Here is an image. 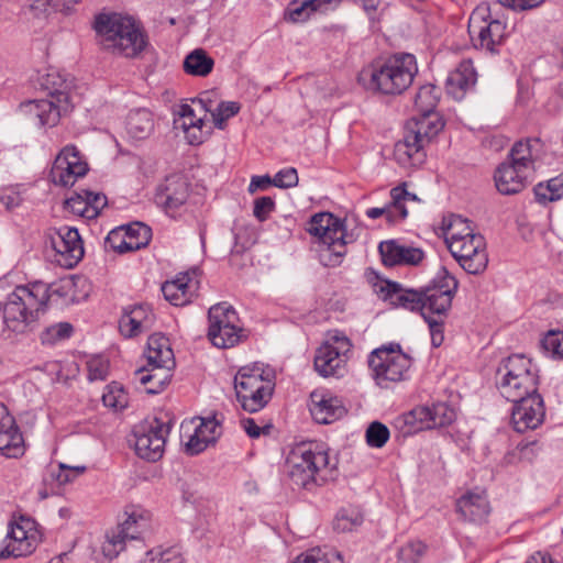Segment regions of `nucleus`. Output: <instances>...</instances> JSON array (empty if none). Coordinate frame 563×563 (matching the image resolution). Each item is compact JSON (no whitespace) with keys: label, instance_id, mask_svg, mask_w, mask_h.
<instances>
[{"label":"nucleus","instance_id":"f257e3e1","mask_svg":"<svg viewBox=\"0 0 563 563\" xmlns=\"http://www.w3.org/2000/svg\"><path fill=\"white\" fill-rule=\"evenodd\" d=\"M49 300L48 286L35 282L26 286H18L1 305L3 332L23 335L38 328L40 314Z\"/></svg>","mask_w":563,"mask_h":563},{"label":"nucleus","instance_id":"f03ea898","mask_svg":"<svg viewBox=\"0 0 563 563\" xmlns=\"http://www.w3.org/2000/svg\"><path fill=\"white\" fill-rule=\"evenodd\" d=\"M457 280L442 268L433 283L421 290L405 289L396 282H387L382 288L391 303L410 311L442 312L450 309L457 289Z\"/></svg>","mask_w":563,"mask_h":563},{"label":"nucleus","instance_id":"7ed1b4c3","mask_svg":"<svg viewBox=\"0 0 563 563\" xmlns=\"http://www.w3.org/2000/svg\"><path fill=\"white\" fill-rule=\"evenodd\" d=\"M93 29L98 44L112 54L134 58L147 45L141 25L130 15L101 12L95 16Z\"/></svg>","mask_w":563,"mask_h":563},{"label":"nucleus","instance_id":"20e7f679","mask_svg":"<svg viewBox=\"0 0 563 563\" xmlns=\"http://www.w3.org/2000/svg\"><path fill=\"white\" fill-rule=\"evenodd\" d=\"M417 73L416 57L400 53L364 68L358 75V81L368 90L394 96L407 90Z\"/></svg>","mask_w":563,"mask_h":563},{"label":"nucleus","instance_id":"39448f33","mask_svg":"<svg viewBox=\"0 0 563 563\" xmlns=\"http://www.w3.org/2000/svg\"><path fill=\"white\" fill-rule=\"evenodd\" d=\"M288 476L292 485L308 490L332 481L336 476V462H332L319 445L301 444L287 459Z\"/></svg>","mask_w":563,"mask_h":563},{"label":"nucleus","instance_id":"423d86ee","mask_svg":"<svg viewBox=\"0 0 563 563\" xmlns=\"http://www.w3.org/2000/svg\"><path fill=\"white\" fill-rule=\"evenodd\" d=\"M496 386L500 395L511 402L540 395L537 366L525 355L514 354L499 365Z\"/></svg>","mask_w":563,"mask_h":563},{"label":"nucleus","instance_id":"0eeeda50","mask_svg":"<svg viewBox=\"0 0 563 563\" xmlns=\"http://www.w3.org/2000/svg\"><path fill=\"white\" fill-rule=\"evenodd\" d=\"M147 365L134 372L135 379L145 387L147 394H159L172 379L175 365L173 350L168 339L153 334L147 340Z\"/></svg>","mask_w":563,"mask_h":563},{"label":"nucleus","instance_id":"6e6552de","mask_svg":"<svg viewBox=\"0 0 563 563\" xmlns=\"http://www.w3.org/2000/svg\"><path fill=\"white\" fill-rule=\"evenodd\" d=\"M307 231L322 244L321 263L330 267L340 265L346 254V244L352 241L343 222L330 212H320L310 219Z\"/></svg>","mask_w":563,"mask_h":563},{"label":"nucleus","instance_id":"1a4fd4ad","mask_svg":"<svg viewBox=\"0 0 563 563\" xmlns=\"http://www.w3.org/2000/svg\"><path fill=\"white\" fill-rule=\"evenodd\" d=\"M411 357L404 353L399 343L384 344L368 355V366L378 386L401 382L411 367Z\"/></svg>","mask_w":563,"mask_h":563},{"label":"nucleus","instance_id":"9d476101","mask_svg":"<svg viewBox=\"0 0 563 563\" xmlns=\"http://www.w3.org/2000/svg\"><path fill=\"white\" fill-rule=\"evenodd\" d=\"M208 333L210 342L219 349H229L238 344L243 334L239 325V317L233 307L227 302H219L209 308Z\"/></svg>","mask_w":563,"mask_h":563},{"label":"nucleus","instance_id":"9b49d317","mask_svg":"<svg viewBox=\"0 0 563 563\" xmlns=\"http://www.w3.org/2000/svg\"><path fill=\"white\" fill-rule=\"evenodd\" d=\"M467 31L475 48L496 53L506 38V24L490 16L489 7L477 5L472 12Z\"/></svg>","mask_w":563,"mask_h":563},{"label":"nucleus","instance_id":"f8f14e48","mask_svg":"<svg viewBox=\"0 0 563 563\" xmlns=\"http://www.w3.org/2000/svg\"><path fill=\"white\" fill-rule=\"evenodd\" d=\"M351 342L344 335H333L320 347L314 355V369L322 377H343L346 373Z\"/></svg>","mask_w":563,"mask_h":563},{"label":"nucleus","instance_id":"ddd939ff","mask_svg":"<svg viewBox=\"0 0 563 563\" xmlns=\"http://www.w3.org/2000/svg\"><path fill=\"white\" fill-rule=\"evenodd\" d=\"M169 430V424L157 418L136 426L133 432L135 453L143 460L158 461L164 454Z\"/></svg>","mask_w":563,"mask_h":563},{"label":"nucleus","instance_id":"4468645a","mask_svg":"<svg viewBox=\"0 0 563 563\" xmlns=\"http://www.w3.org/2000/svg\"><path fill=\"white\" fill-rule=\"evenodd\" d=\"M68 85L63 82L60 87H54L51 91V99L33 100L24 103L22 107L26 112L38 119L42 126H54L58 123L60 117L70 109L69 95L66 91Z\"/></svg>","mask_w":563,"mask_h":563},{"label":"nucleus","instance_id":"2eb2a0df","mask_svg":"<svg viewBox=\"0 0 563 563\" xmlns=\"http://www.w3.org/2000/svg\"><path fill=\"white\" fill-rule=\"evenodd\" d=\"M126 516L124 522L106 536L102 553L109 559L117 558L124 550L126 540L139 539L140 534L148 527V518L144 511L132 510L126 512Z\"/></svg>","mask_w":563,"mask_h":563},{"label":"nucleus","instance_id":"dca6fc26","mask_svg":"<svg viewBox=\"0 0 563 563\" xmlns=\"http://www.w3.org/2000/svg\"><path fill=\"white\" fill-rule=\"evenodd\" d=\"M449 250L461 267L468 274H481L488 264L485 240L481 234L465 240L452 241Z\"/></svg>","mask_w":563,"mask_h":563},{"label":"nucleus","instance_id":"f3484780","mask_svg":"<svg viewBox=\"0 0 563 563\" xmlns=\"http://www.w3.org/2000/svg\"><path fill=\"white\" fill-rule=\"evenodd\" d=\"M88 172V164L75 145H66L56 156L49 176L52 181L64 187L73 186Z\"/></svg>","mask_w":563,"mask_h":563},{"label":"nucleus","instance_id":"a211bd4d","mask_svg":"<svg viewBox=\"0 0 563 563\" xmlns=\"http://www.w3.org/2000/svg\"><path fill=\"white\" fill-rule=\"evenodd\" d=\"M55 261L63 267L73 268L82 258L85 251L76 228L63 225L51 238Z\"/></svg>","mask_w":563,"mask_h":563},{"label":"nucleus","instance_id":"6ab92c4d","mask_svg":"<svg viewBox=\"0 0 563 563\" xmlns=\"http://www.w3.org/2000/svg\"><path fill=\"white\" fill-rule=\"evenodd\" d=\"M190 192V183L180 174H173L165 178L164 183L157 188L155 201L162 206L165 211L174 216V213L183 207Z\"/></svg>","mask_w":563,"mask_h":563},{"label":"nucleus","instance_id":"aec40b11","mask_svg":"<svg viewBox=\"0 0 563 563\" xmlns=\"http://www.w3.org/2000/svg\"><path fill=\"white\" fill-rule=\"evenodd\" d=\"M544 415L543 399L541 395H534L514 402L511 423L517 432L523 433L537 429L543 422Z\"/></svg>","mask_w":563,"mask_h":563},{"label":"nucleus","instance_id":"412c9836","mask_svg":"<svg viewBox=\"0 0 563 563\" xmlns=\"http://www.w3.org/2000/svg\"><path fill=\"white\" fill-rule=\"evenodd\" d=\"M382 262L387 267L418 266L426 257L424 251L399 240L382 241L378 245Z\"/></svg>","mask_w":563,"mask_h":563},{"label":"nucleus","instance_id":"4be33fe9","mask_svg":"<svg viewBox=\"0 0 563 563\" xmlns=\"http://www.w3.org/2000/svg\"><path fill=\"white\" fill-rule=\"evenodd\" d=\"M25 452L24 439L14 417L0 402V453L9 459L21 457Z\"/></svg>","mask_w":563,"mask_h":563},{"label":"nucleus","instance_id":"5701e85b","mask_svg":"<svg viewBox=\"0 0 563 563\" xmlns=\"http://www.w3.org/2000/svg\"><path fill=\"white\" fill-rule=\"evenodd\" d=\"M426 143L405 128L404 136L394 146V159L406 169L421 166L427 158Z\"/></svg>","mask_w":563,"mask_h":563},{"label":"nucleus","instance_id":"b1692460","mask_svg":"<svg viewBox=\"0 0 563 563\" xmlns=\"http://www.w3.org/2000/svg\"><path fill=\"white\" fill-rule=\"evenodd\" d=\"M275 384L269 372L254 364L243 366L234 376L236 393L255 390L266 395H273Z\"/></svg>","mask_w":563,"mask_h":563},{"label":"nucleus","instance_id":"393cba45","mask_svg":"<svg viewBox=\"0 0 563 563\" xmlns=\"http://www.w3.org/2000/svg\"><path fill=\"white\" fill-rule=\"evenodd\" d=\"M154 322L155 314L151 306L140 303L124 309V313L119 321V329L124 336L132 338L151 330Z\"/></svg>","mask_w":563,"mask_h":563},{"label":"nucleus","instance_id":"a878e982","mask_svg":"<svg viewBox=\"0 0 563 563\" xmlns=\"http://www.w3.org/2000/svg\"><path fill=\"white\" fill-rule=\"evenodd\" d=\"M543 152L544 144L540 139H526L514 144L508 161L529 173L536 169V163L541 161Z\"/></svg>","mask_w":563,"mask_h":563},{"label":"nucleus","instance_id":"bb28decb","mask_svg":"<svg viewBox=\"0 0 563 563\" xmlns=\"http://www.w3.org/2000/svg\"><path fill=\"white\" fill-rule=\"evenodd\" d=\"M310 412L318 423L328 424L343 417L346 412L340 398L330 394H311Z\"/></svg>","mask_w":563,"mask_h":563},{"label":"nucleus","instance_id":"cd10ccee","mask_svg":"<svg viewBox=\"0 0 563 563\" xmlns=\"http://www.w3.org/2000/svg\"><path fill=\"white\" fill-rule=\"evenodd\" d=\"M527 170L509 161L501 163L494 175L496 188L503 195L520 192L527 185Z\"/></svg>","mask_w":563,"mask_h":563},{"label":"nucleus","instance_id":"c85d7f7f","mask_svg":"<svg viewBox=\"0 0 563 563\" xmlns=\"http://www.w3.org/2000/svg\"><path fill=\"white\" fill-rule=\"evenodd\" d=\"M35 538L20 523H12L5 538V545L0 551V560L5 558H20L34 551Z\"/></svg>","mask_w":563,"mask_h":563},{"label":"nucleus","instance_id":"c756f323","mask_svg":"<svg viewBox=\"0 0 563 563\" xmlns=\"http://www.w3.org/2000/svg\"><path fill=\"white\" fill-rule=\"evenodd\" d=\"M197 290L190 274L180 273L173 280H167L162 285V292L167 301L174 306H185L189 303Z\"/></svg>","mask_w":563,"mask_h":563},{"label":"nucleus","instance_id":"7c9ffc66","mask_svg":"<svg viewBox=\"0 0 563 563\" xmlns=\"http://www.w3.org/2000/svg\"><path fill=\"white\" fill-rule=\"evenodd\" d=\"M476 71L471 59L462 60L446 78V90L454 99L460 100L476 84Z\"/></svg>","mask_w":563,"mask_h":563},{"label":"nucleus","instance_id":"2f4dec72","mask_svg":"<svg viewBox=\"0 0 563 563\" xmlns=\"http://www.w3.org/2000/svg\"><path fill=\"white\" fill-rule=\"evenodd\" d=\"M461 516L472 522H483L489 514V504L484 493H467L456 503Z\"/></svg>","mask_w":563,"mask_h":563},{"label":"nucleus","instance_id":"473e14b6","mask_svg":"<svg viewBox=\"0 0 563 563\" xmlns=\"http://www.w3.org/2000/svg\"><path fill=\"white\" fill-rule=\"evenodd\" d=\"M444 122L434 112L431 114H418L411 118L405 125L408 131L417 135L423 143L430 141L443 129Z\"/></svg>","mask_w":563,"mask_h":563},{"label":"nucleus","instance_id":"72a5a7b5","mask_svg":"<svg viewBox=\"0 0 563 563\" xmlns=\"http://www.w3.org/2000/svg\"><path fill=\"white\" fill-rule=\"evenodd\" d=\"M154 130V120L146 109L132 110L126 119V131L135 140L148 137Z\"/></svg>","mask_w":563,"mask_h":563},{"label":"nucleus","instance_id":"f704fd0d","mask_svg":"<svg viewBox=\"0 0 563 563\" xmlns=\"http://www.w3.org/2000/svg\"><path fill=\"white\" fill-rule=\"evenodd\" d=\"M214 67V59L203 49L196 48L185 57L183 69L194 77H207Z\"/></svg>","mask_w":563,"mask_h":563},{"label":"nucleus","instance_id":"c9c22d12","mask_svg":"<svg viewBox=\"0 0 563 563\" xmlns=\"http://www.w3.org/2000/svg\"><path fill=\"white\" fill-rule=\"evenodd\" d=\"M444 230V239L448 244H452V241L465 240L470 236L476 235L466 219L461 216L451 214L449 218H444L442 222Z\"/></svg>","mask_w":563,"mask_h":563},{"label":"nucleus","instance_id":"e433bc0d","mask_svg":"<svg viewBox=\"0 0 563 563\" xmlns=\"http://www.w3.org/2000/svg\"><path fill=\"white\" fill-rule=\"evenodd\" d=\"M536 200L545 206L563 198V173L533 188Z\"/></svg>","mask_w":563,"mask_h":563},{"label":"nucleus","instance_id":"4c0bfd02","mask_svg":"<svg viewBox=\"0 0 563 563\" xmlns=\"http://www.w3.org/2000/svg\"><path fill=\"white\" fill-rule=\"evenodd\" d=\"M441 90L434 85L421 86L415 96V108L418 114H431L440 100Z\"/></svg>","mask_w":563,"mask_h":563},{"label":"nucleus","instance_id":"58836bf2","mask_svg":"<svg viewBox=\"0 0 563 563\" xmlns=\"http://www.w3.org/2000/svg\"><path fill=\"white\" fill-rule=\"evenodd\" d=\"M364 521L362 512L356 508H342L338 511L333 521V529L338 532H350L360 527Z\"/></svg>","mask_w":563,"mask_h":563},{"label":"nucleus","instance_id":"ea45409f","mask_svg":"<svg viewBox=\"0 0 563 563\" xmlns=\"http://www.w3.org/2000/svg\"><path fill=\"white\" fill-rule=\"evenodd\" d=\"M65 208L75 216L89 220L96 218V208L90 206L89 198L86 197L85 190L75 192L71 197L66 199Z\"/></svg>","mask_w":563,"mask_h":563},{"label":"nucleus","instance_id":"a19ab883","mask_svg":"<svg viewBox=\"0 0 563 563\" xmlns=\"http://www.w3.org/2000/svg\"><path fill=\"white\" fill-rule=\"evenodd\" d=\"M128 241H130V249L133 251L140 250L146 246L152 239V230L148 225L134 222L124 228Z\"/></svg>","mask_w":563,"mask_h":563},{"label":"nucleus","instance_id":"79ce46f5","mask_svg":"<svg viewBox=\"0 0 563 563\" xmlns=\"http://www.w3.org/2000/svg\"><path fill=\"white\" fill-rule=\"evenodd\" d=\"M449 309L442 312H428L423 319L428 323L431 344L434 347H439L444 341V320L448 316Z\"/></svg>","mask_w":563,"mask_h":563},{"label":"nucleus","instance_id":"37998d69","mask_svg":"<svg viewBox=\"0 0 563 563\" xmlns=\"http://www.w3.org/2000/svg\"><path fill=\"white\" fill-rule=\"evenodd\" d=\"M272 396L255 390L236 393L241 407L251 413L262 410L268 404Z\"/></svg>","mask_w":563,"mask_h":563},{"label":"nucleus","instance_id":"c03bdc74","mask_svg":"<svg viewBox=\"0 0 563 563\" xmlns=\"http://www.w3.org/2000/svg\"><path fill=\"white\" fill-rule=\"evenodd\" d=\"M103 405L112 409H124L128 406V396L119 383H111L102 395Z\"/></svg>","mask_w":563,"mask_h":563},{"label":"nucleus","instance_id":"a18cd8bd","mask_svg":"<svg viewBox=\"0 0 563 563\" xmlns=\"http://www.w3.org/2000/svg\"><path fill=\"white\" fill-rule=\"evenodd\" d=\"M142 563H184V559L176 548H156L146 553Z\"/></svg>","mask_w":563,"mask_h":563},{"label":"nucleus","instance_id":"49530a36","mask_svg":"<svg viewBox=\"0 0 563 563\" xmlns=\"http://www.w3.org/2000/svg\"><path fill=\"white\" fill-rule=\"evenodd\" d=\"M73 333V325L68 322H59L47 327L41 333L43 344L53 345L62 340L68 339Z\"/></svg>","mask_w":563,"mask_h":563},{"label":"nucleus","instance_id":"de8ad7c7","mask_svg":"<svg viewBox=\"0 0 563 563\" xmlns=\"http://www.w3.org/2000/svg\"><path fill=\"white\" fill-rule=\"evenodd\" d=\"M312 13L314 10H312L311 1L292 0L285 11V19L295 23L305 22Z\"/></svg>","mask_w":563,"mask_h":563},{"label":"nucleus","instance_id":"09e8293b","mask_svg":"<svg viewBox=\"0 0 563 563\" xmlns=\"http://www.w3.org/2000/svg\"><path fill=\"white\" fill-rule=\"evenodd\" d=\"M241 109L240 103L235 101H221L217 108L211 111V117L214 123V126L223 130L225 126L227 120L234 117L239 113Z\"/></svg>","mask_w":563,"mask_h":563},{"label":"nucleus","instance_id":"8fccbe9b","mask_svg":"<svg viewBox=\"0 0 563 563\" xmlns=\"http://www.w3.org/2000/svg\"><path fill=\"white\" fill-rule=\"evenodd\" d=\"M541 345L551 357L563 360V331L550 330L542 339Z\"/></svg>","mask_w":563,"mask_h":563},{"label":"nucleus","instance_id":"3c124183","mask_svg":"<svg viewBox=\"0 0 563 563\" xmlns=\"http://www.w3.org/2000/svg\"><path fill=\"white\" fill-rule=\"evenodd\" d=\"M320 553V549H312L297 556L294 563H343L341 553L335 550H331L322 556Z\"/></svg>","mask_w":563,"mask_h":563},{"label":"nucleus","instance_id":"603ef678","mask_svg":"<svg viewBox=\"0 0 563 563\" xmlns=\"http://www.w3.org/2000/svg\"><path fill=\"white\" fill-rule=\"evenodd\" d=\"M129 245L130 241H128L124 227L111 230L104 239V247L120 254L133 251Z\"/></svg>","mask_w":563,"mask_h":563},{"label":"nucleus","instance_id":"864d4df0","mask_svg":"<svg viewBox=\"0 0 563 563\" xmlns=\"http://www.w3.org/2000/svg\"><path fill=\"white\" fill-rule=\"evenodd\" d=\"M366 442L372 448H383L389 439L388 428L379 422L373 421L366 430Z\"/></svg>","mask_w":563,"mask_h":563},{"label":"nucleus","instance_id":"5fc2aeb1","mask_svg":"<svg viewBox=\"0 0 563 563\" xmlns=\"http://www.w3.org/2000/svg\"><path fill=\"white\" fill-rule=\"evenodd\" d=\"M427 551V545L421 541H411L400 548L399 561L402 563H419Z\"/></svg>","mask_w":563,"mask_h":563},{"label":"nucleus","instance_id":"6e6d98bb","mask_svg":"<svg viewBox=\"0 0 563 563\" xmlns=\"http://www.w3.org/2000/svg\"><path fill=\"white\" fill-rule=\"evenodd\" d=\"M432 407L431 427L441 428L455 420V411L444 402L434 404Z\"/></svg>","mask_w":563,"mask_h":563},{"label":"nucleus","instance_id":"4d7b16f0","mask_svg":"<svg viewBox=\"0 0 563 563\" xmlns=\"http://www.w3.org/2000/svg\"><path fill=\"white\" fill-rule=\"evenodd\" d=\"M410 192H408L404 187H395L390 191V196L393 199V203L388 209L391 210V220L394 221L396 214L399 216V218L402 220L407 217L408 211L405 206V200H407V196H409Z\"/></svg>","mask_w":563,"mask_h":563},{"label":"nucleus","instance_id":"13d9d810","mask_svg":"<svg viewBox=\"0 0 563 563\" xmlns=\"http://www.w3.org/2000/svg\"><path fill=\"white\" fill-rule=\"evenodd\" d=\"M89 380H104L109 372V361L100 355L92 356L87 361Z\"/></svg>","mask_w":563,"mask_h":563},{"label":"nucleus","instance_id":"bf43d9fd","mask_svg":"<svg viewBox=\"0 0 563 563\" xmlns=\"http://www.w3.org/2000/svg\"><path fill=\"white\" fill-rule=\"evenodd\" d=\"M202 437H206L211 444H213L221 434V422L216 416L199 418L197 426Z\"/></svg>","mask_w":563,"mask_h":563},{"label":"nucleus","instance_id":"052dcab7","mask_svg":"<svg viewBox=\"0 0 563 563\" xmlns=\"http://www.w3.org/2000/svg\"><path fill=\"white\" fill-rule=\"evenodd\" d=\"M205 125L195 124L192 121L181 123V128L185 132L186 139L191 145H199L205 142V140L210 134V130H203Z\"/></svg>","mask_w":563,"mask_h":563},{"label":"nucleus","instance_id":"680f3d73","mask_svg":"<svg viewBox=\"0 0 563 563\" xmlns=\"http://www.w3.org/2000/svg\"><path fill=\"white\" fill-rule=\"evenodd\" d=\"M274 210L275 201L272 197L263 196L254 200L253 216L260 222L266 221Z\"/></svg>","mask_w":563,"mask_h":563},{"label":"nucleus","instance_id":"e2e57ef3","mask_svg":"<svg viewBox=\"0 0 563 563\" xmlns=\"http://www.w3.org/2000/svg\"><path fill=\"white\" fill-rule=\"evenodd\" d=\"M297 184L298 174L294 167L284 168L273 177V185L278 188H291L297 186Z\"/></svg>","mask_w":563,"mask_h":563},{"label":"nucleus","instance_id":"0e129e2a","mask_svg":"<svg viewBox=\"0 0 563 563\" xmlns=\"http://www.w3.org/2000/svg\"><path fill=\"white\" fill-rule=\"evenodd\" d=\"M211 444L202 433L199 432L198 427L195 428V432L189 437L186 443V452L190 455H196L205 451L208 445Z\"/></svg>","mask_w":563,"mask_h":563},{"label":"nucleus","instance_id":"69168bd1","mask_svg":"<svg viewBox=\"0 0 563 563\" xmlns=\"http://www.w3.org/2000/svg\"><path fill=\"white\" fill-rule=\"evenodd\" d=\"M86 466H68L66 464H59V471L56 475V479L60 485L71 483L77 476L85 473Z\"/></svg>","mask_w":563,"mask_h":563},{"label":"nucleus","instance_id":"338daca9","mask_svg":"<svg viewBox=\"0 0 563 563\" xmlns=\"http://www.w3.org/2000/svg\"><path fill=\"white\" fill-rule=\"evenodd\" d=\"M499 4L516 11L531 10L544 2V0H498Z\"/></svg>","mask_w":563,"mask_h":563},{"label":"nucleus","instance_id":"774afa93","mask_svg":"<svg viewBox=\"0 0 563 563\" xmlns=\"http://www.w3.org/2000/svg\"><path fill=\"white\" fill-rule=\"evenodd\" d=\"M241 424L246 434L253 439L258 438L262 433H268L271 428L269 426L260 427L252 418L242 419Z\"/></svg>","mask_w":563,"mask_h":563}]
</instances>
